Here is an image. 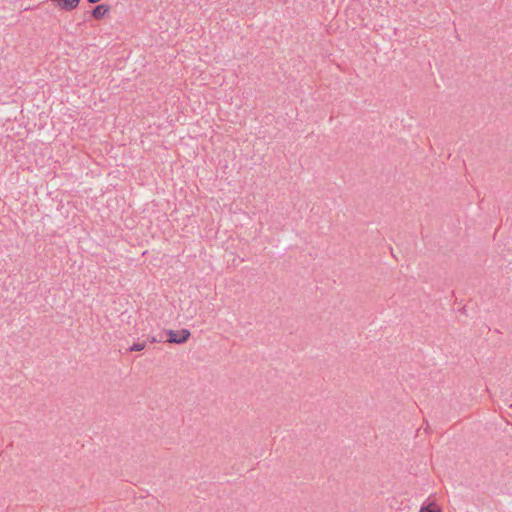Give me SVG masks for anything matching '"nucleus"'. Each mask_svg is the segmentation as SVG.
Returning a JSON list of instances; mask_svg holds the SVG:
<instances>
[{
  "mask_svg": "<svg viewBox=\"0 0 512 512\" xmlns=\"http://www.w3.org/2000/svg\"><path fill=\"white\" fill-rule=\"evenodd\" d=\"M167 335H168L167 342L175 343V344H182V343H185L189 339L191 333L188 329H181L179 331L168 330Z\"/></svg>",
  "mask_w": 512,
  "mask_h": 512,
  "instance_id": "nucleus-1",
  "label": "nucleus"
},
{
  "mask_svg": "<svg viewBox=\"0 0 512 512\" xmlns=\"http://www.w3.org/2000/svg\"><path fill=\"white\" fill-rule=\"evenodd\" d=\"M56 7H58L61 10L65 11H71L75 9L79 3L80 0H51Z\"/></svg>",
  "mask_w": 512,
  "mask_h": 512,
  "instance_id": "nucleus-2",
  "label": "nucleus"
},
{
  "mask_svg": "<svg viewBox=\"0 0 512 512\" xmlns=\"http://www.w3.org/2000/svg\"><path fill=\"white\" fill-rule=\"evenodd\" d=\"M108 11L109 7L107 5L101 4L93 9L92 15L96 19H101L108 13Z\"/></svg>",
  "mask_w": 512,
  "mask_h": 512,
  "instance_id": "nucleus-3",
  "label": "nucleus"
},
{
  "mask_svg": "<svg viewBox=\"0 0 512 512\" xmlns=\"http://www.w3.org/2000/svg\"><path fill=\"white\" fill-rule=\"evenodd\" d=\"M419 512H441V509L435 503H429L422 506Z\"/></svg>",
  "mask_w": 512,
  "mask_h": 512,
  "instance_id": "nucleus-4",
  "label": "nucleus"
},
{
  "mask_svg": "<svg viewBox=\"0 0 512 512\" xmlns=\"http://www.w3.org/2000/svg\"><path fill=\"white\" fill-rule=\"evenodd\" d=\"M146 347V343L145 342H141V343H134L130 348H129V351L130 352H134V351H142L143 349H145Z\"/></svg>",
  "mask_w": 512,
  "mask_h": 512,
  "instance_id": "nucleus-5",
  "label": "nucleus"
},
{
  "mask_svg": "<svg viewBox=\"0 0 512 512\" xmlns=\"http://www.w3.org/2000/svg\"><path fill=\"white\" fill-rule=\"evenodd\" d=\"M151 342H157L156 338H154V337H153V338L151 339Z\"/></svg>",
  "mask_w": 512,
  "mask_h": 512,
  "instance_id": "nucleus-6",
  "label": "nucleus"
},
{
  "mask_svg": "<svg viewBox=\"0 0 512 512\" xmlns=\"http://www.w3.org/2000/svg\"><path fill=\"white\" fill-rule=\"evenodd\" d=\"M509 408L512 410V404L509 406Z\"/></svg>",
  "mask_w": 512,
  "mask_h": 512,
  "instance_id": "nucleus-7",
  "label": "nucleus"
}]
</instances>
